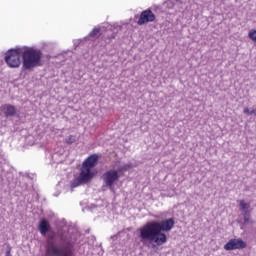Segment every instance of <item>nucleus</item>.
I'll return each mask as SVG.
<instances>
[{
	"mask_svg": "<svg viewBox=\"0 0 256 256\" xmlns=\"http://www.w3.org/2000/svg\"><path fill=\"white\" fill-rule=\"evenodd\" d=\"M140 243L142 245H151L155 243L158 247L167 243V234L160 233L155 221L146 223L144 226L138 229Z\"/></svg>",
	"mask_w": 256,
	"mask_h": 256,
	"instance_id": "f257e3e1",
	"label": "nucleus"
},
{
	"mask_svg": "<svg viewBox=\"0 0 256 256\" xmlns=\"http://www.w3.org/2000/svg\"><path fill=\"white\" fill-rule=\"evenodd\" d=\"M60 240L66 245L65 249L59 247L57 242H55V236H49L46 239V256H75L73 253V243L63 235H61Z\"/></svg>",
	"mask_w": 256,
	"mask_h": 256,
	"instance_id": "f03ea898",
	"label": "nucleus"
},
{
	"mask_svg": "<svg viewBox=\"0 0 256 256\" xmlns=\"http://www.w3.org/2000/svg\"><path fill=\"white\" fill-rule=\"evenodd\" d=\"M43 52L33 47H22V67L25 71H31L35 67H41Z\"/></svg>",
	"mask_w": 256,
	"mask_h": 256,
	"instance_id": "7ed1b4c3",
	"label": "nucleus"
},
{
	"mask_svg": "<svg viewBox=\"0 0 256 256\" xmlns=\"http://www.w3.org/2000/svg\"><path fill=\"white\" fill-rule=\"evenodd\" d=\"M22 48L10 49L6 52L5 62L12 69H17L21 65Z\"/></svg>",
	"mask_w": 256,
	"mask_h": 256,
	"instance_id": "20e7f679",
	"label": "nucleus"
},
{
	"mask_svg": "<svg viewBox=\"0 0 256 256\" xmlns=\"http://www.w3.org/2000/svg\"><path fill=\"white\" fill-rule=\"evenodd\" d=\"M119 178V171L113 169L106 171L101 177L105 187L109 189H113V185H115L116 181H119Z\"/></svg>",
	"mask_w": 256,
	"mask_h": 256,
	"instance_id": "39448f33",
	"label": "nucleus"
},
{
	"mask_svg": "<svg viewBox=\"0 0 256 256\" xmlns=\"http://www.w3.org/2000/svg\"><path fill=\"white\" fill-rule=\"evenodd\" d=\"M247 247V243L243 241L241 238L230 239L225 245V251H235L237 249H245Z\"/></svg>",
	"mask_w": 256,
	"mask_h": 256,
	"instance_id": "423d86ee",
	"label": "nucleus"
},
{
	"mask_svg": "<svg viewBox=\"0 0 256 256\" xmlns=\"http://www.w3.org/2000/svg\"><path fill=\"white\" fill-rule=\"evenodd\" d=\"M156 228L158 229L159 233H169L171 229L175 227V219L168 218L161 222L154 221Z\"/></svg>",
	"mask_w": 256,
	"mask_h": 256,
	"instance_id": "0eeeda50",
	"label": "nucleus"
},
{
	"mask_svg": "<svg viewBox=\"0 0 256 256\" xmlns=\"http://www.w3.org/2000/svg\"><path fill=\"white\" fill-rule=\"evenodd\" d=\"M0 111L1 113H3L6 119H11V117L19 116V111L17 110V107L11 104H3L2 106H0Z\"/></svg>",
	"mask_w": 256,
	"mask_h": 256,
	"instance_id": "6e6552de",
	"label": "nucleus"
},
{
	"mask_svg": "<svg viewBox=\"0 0 256 256\" xmlns=\"http://www.w3.org/2000/svg\"><path fill=\"white\" fill-rule=\"evenodd\" d=\"M155 21V14L150 8L141 12L138 25H146V23H153Z\"/></svg>",
	"mask_w": 256,
	"mask_h": 256,
	"instance_id": "1a4fd4ad",
	"label": "nucleus"
},
{
	"mask_svg": "<svg viewBox=\"0 0 256 256\" xmlns=\"http://www.w3.org/2000/svg\"><path fill=\"white\" fill-rule=\"evenodd\" d=\"M78 177L80 178V181L87 184L89 181H91V179H93V177H95V172H93L91 168L82 165Z\"/></svg>",
	"mask_w": 256,
	"mask_h": 256,
	"instance_id": "9d476101",
	"label": "nucleus"
},
{
	"mask_svg": "<svg viewBox=\"0 0 256 256\" xmlns=\"http://www.w3.org/2000/svg\"><path fill=\"white\" fill-rule=\"evenodd\" d=\"M97 163H99V155L92 154L84 160L82 166L88 167V169H93L94 167H97Z\"/></svg>",
	"mask_w": 256,
	"mask_h": 256,
	"instance_id": "9b49d317",
	"label": "nucleus"
},
{
	"mask_svg": "<svg viewBox=\"0 0 256 256\" xmlns=\"http://www.w3.org/2000/svg\"><path fill=\"white\" fill-rule=\"evenodd\" d=\"M38 231L41 233V235H47L49 231H51V224H49L47 219L43 218L40 220Z\"/></svg>",
	"mask_w": 256,
	"mask_h": 256,
	"instance_id": "f8f14e48",
	"label": "nucleus"
},
{
	"mask_svg": "<svg viewBox=\"0 0 256 256\" xmlns=\"http://www.w3.org/2000/svg\"><path fill=\"white\" fill-rule=\"evenodd\" d=\"M239 207L240 211L244 213L245 211H249V209H251V203H247L245 200H240Z\"/></svg>",
	"mask_w": 256,
	"mask_h": 256,
	"instance_id": "ddd939ff",
	"label": "nucleus"
},
{
	"mask_svg": "<svg viewBox=\"0 0 256 256\" xmlns=\"http://www.w3.org/2000/svg\"><path fill=\"white\" fill-rule=\"evenodd\" d=\"M99 33H101V28H94L90 33L89 37H92L93 39H97L99 37Z\"/></svg>",
	"mask_w": 256,
	"mask_h": 256,
	"instance_id": "4468645a",
	"label": "nucleus"
},
{
	"mask_svg": "<svg viewBox=\"0 0 256 256\" xmlns=\"http://www.w3.org/2000/svg\"><path fill=\"white\" fill-rule=\"evenodd\" d=\"M83 181H81V178L78 176V178L74 179L71 183L72 189H75V187H79V185H83Z\"/></svg>",
	"mask_w": 256,
	"mask_h": 256,
	"instance_id": "2eb2a0df",
	"label": "nucleus"
},
{
	"mask_svg": "<svg viewBox=\"0 0 256 256\" xmlns=\"http://www.w3.org/2000/svg\"><path fill=\"white\" fill-rule=\"evenodd\" d=\"M242 217L245 224L249 223V221L251 220V211L242 212Z\"/></svg>",
	"mask_w": 256,
	"mask_h": 256,
	"instance_id": "dca6fc26",
	"label": "nucleus"
},
{
	"mask_svg": "<svg viewBox=\"0 0 256 256\" xmlns=\"http://www.w3.org/2000/svg\"><path fill=\"white\" fill-rule=\"evenodd\" d=\"M248 37L249 39H251V41H254V43H256V30L255 29L250 30L248 33Z\"/></svg>",
	"mask_w": 256,
	"mask_h": 256,
	"instance_id": "f3484780",
	"label": "nucleus"
},
{
	"mask_svg": "<svg viewBox=\"0 0 256 256\" xmlns=\"http://www.w3.org/2000/svg\"><path fill=\"white\" fill-rule=\"evenodd\" d=\"M75 136H73V135H70V136H68L67 138H66V143L68 144V145H73V143H75Z\"/></svg>",
	"mask_w": 256,
	"mask_h": 256,
	"instance_id": "a211bd4d",
	"label": "nucleus"
},
{
	"mask_svg": "<svg viewBox=\"0 0 256 256\" xmlns=\"http://www.w3.org/2000/svg\"><path fill=\"white\" fill-rule=\"evenodd\" d=\"M131 169V164H124L121 166L122 171H129Z\"/></svg>",
	"mask_w": 256,
	"mask_h": 256,
	"instance_id": "6ab92c4d",
	"label": "nucleus"
},
{
	"mask_svg": "<svg viewBox=\"0 0 256 256\" xmlns=\"http://www.w3.org/2000/svg\"><path fill=\"white\" fill-rule=\"evenodd\" d=\"M243 113H244V115H251V111L247 107L244 108Z\"/></svg>",
	"mask_w": 256,
	"mask_h": 256,
	"instance_id": "aec40b11",
	"label": "nucleus"
},
{
	"mask_svg": "<svg viewBox=\"0 0 256 256\" xmlns=\"http://www.w3.org/2000/svg\"><path fill=\"white\" fill-rule=\"evenodd\" d=\"M5 256H12V255H11V246H8V247H7Z\"/></svg>",
	"mask_w": 256,
	"mask_h": 256,
	"instance_id": "412c9836",
	"label": "nucleus"
},
{
	"mask_svg": "<svg viewBox=\"0 0 256 256\" xmlns=\"http://www.w3.org/2000/svg\"><path fill=\"white\" fill-rule=\"evenodd\" d=\"M117 37V33H113L111 36H110V39H115Z\"/></svg>",
	"mask_w": 256,
	"mask_h": 256,
	"instance_id": "4be33fe9",
	"label": "nucleus"
},
{
	"mask_svg": "<svg viewBox=\"0 0 256 256\" xmlns=\"http://www.w3.org/2000/svg\"><path fill=\"white\" fill-rule=\"evenodd\" d=\"M255 113H256V110H251L250 111V115H255Z\"/></svg>",
	"mask_w": 256,
	"mask_h": 256,
	"instance_id": "5701e85b",
	"label": "nucleus"
},
{
	"mask_svg": "<svg viewBox=\"0 0 256 256\" xmlns=\"http://www.w3.org/2000/svg\"><path fill=\"white\" fill-rule=\"evenodd\" d=\"M111 239H117V235L111 236Z\"/></svg>",
	"mask_w": 256,
	"mask_h": 256,
	"instance_id": "b1692460",
	"label": "nucleus"
},
{
	"mask_svg": "<svg viewBox=\"0 0 256 256\" xmlns=\"http://www.w3.org/2000/svg\"><path fill=\"white\" fill-rule=\"evenodd\" d=\"M152 247H155V244H153Z\"/></svg>",
	"mask_w": 256,
	"mask_h": 256,
	"instance_id": "393cba45",
	"label": "nucleus"
}]
</instances>
